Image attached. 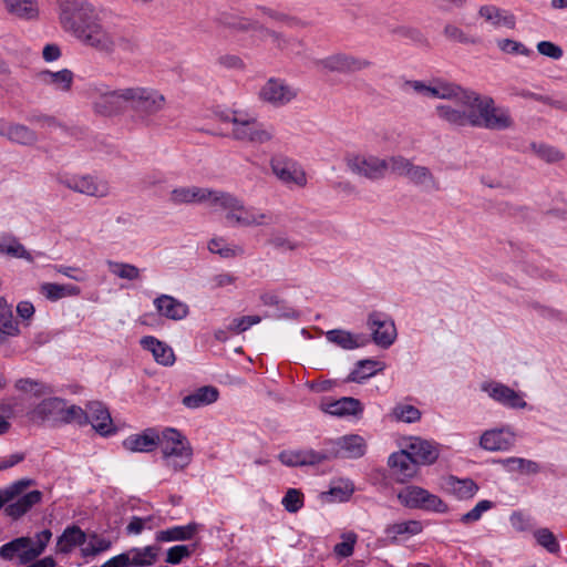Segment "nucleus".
I'll use <instances>...</instances> for the list:
<instances>
[{
	"instance_id": "nucleus-58",
	"label": "nucleus",
	"mask_w": 567,
	"mask_h": 567,
	"mask_svg": "<svg viewBox=\"0 0 567 567\" xmlns=\"http://www.w3.org/2000/svg\"><path fill=\"white\" fill-rule=\"evenodd\" d=\"M494 503L488 499L480 501L471 511L463 514L460 518V522L464 525H470L478 522L483 514L494 507Z\"/></svg>"
},
{
	"instance_id": "nucleus-54",
	"label": "nucleus",
	"mask_w": 567,
	"mask_h": 567,
	"mask_svg": "<svg viewBox=\"0 0 567 567\" xmlns=\"http://www.w3.org/2000/svg\"><path fill=\"white\" fill-rule=\"evenodd\" d=\"M353 492L354 485L350 480H339L330 486L327 495H329L332 501L346 502L352 496Z\"/></svg>"
},
{
	"instance_id": "nucleus-64",
	"label": "nucleus",
	"mask_w": 567,
	"mask_h": 567,
	"mask_svg": "<svg viewBox=\"0 0 567 567\" xmlns=\"http://www.w3.org/2000/svg\"><path fill=\"white\" fill-rule=\"evenodd\" d=\"M261 322L260 316H244L240 318H234L228 327V329L236 333H243L248 330L250 327L258 324Z\"/></svg>"
},
{
	"instance_id": "nucleus-17",
	"label": "nucleus",
	"mask_w": 567,
	"mask_h": 567,
	"mask_svg": "<svg viewBox=\"0 0 567 567\" xmlns=\"http://www.w3.org/2000/svg\"><path fill=\"white\" fill-rule=\"evenodd\" d=\"M259 94L262 101L274 106H282L292 101L298 95V91L284 81L271 78L261 87Z\"/></svg>"
},
{
	"instance_id": "nucleus-1",
	"label": "nucleus",
	"mask_w": 567,
	"mask_h": 567,
	"mask_svg": "<svg viewBox=\"0 0 567 567\" xmlns=\"http://www.w3.org/2000/svg\"><path fill=\"white\" fill-rule=\"evenodd\" d=\"M224 127L213 135L246 142H267L276 137L274 127L258 121L251 114L239 110H225L216 113Z\"/></svg>"
},
{
	"instance_id": "nucleus-29",
	"label": "nucleus",
	"mask_w": 567,
	"mask_h": 567,
	"mask_svg": "<svg viewBox=\"0 0 567 567\" xmlns=\"http://www.w3.org/2000/svg\"><path fill=\"white\" fill-rule=\"evenodd\" d=\"M408 450L419 464H432L439 457L437 446L430 441L414 437L410 441Z\"/></svg>"
},
{
	"instance_id": "nucleus-55",
	"label": "nucleus",
	"mask_w": 567,
	"mask_h": 567,
	"mask_svg": "<svg viewBox=\"0 0 567 567\" xmlns=\"http://www.w3.org/2000/svg\"><path fill=\"white\" fill-rule=\"evenodd\" d=\"M504 463L508 465L512 471H517L526 475L537 474L542 470L537 462L523 457H508L504 461Z\"/></svg>"
},
{
	"instance_id": "nucleus-62",
	"label": "nucleus",
	"mask_w": 567,
	"mask_h": 567,
	"mask_svg": "<svg viewBox=\"0 0 567 567\" xmlns=\"http://www.w3.org/2000/svg\"><path fill=\"white\" fill-rule=\"evenodd\" d=\"M16 388L23 392H33L35 396H41L47 393H51L52 389L43 383L34 381L32 379H20L16 383Z\"/></svg>"
},
{
	"instance_id": "nucleus-39",
	"label": "nucleus",
	"mask_w": 567,
	"mask_h": 567,
	"mask_svg": "<svg viewBox=\"0 0 567 567\" xmlns=\"http://www.w3.org/2000/svg\"><path fill=\"white\" fill-rule=\"evenodd\" d=\"M478 14L494 27L504 25L508 29H514L516 25L514 14L495 6H482L478 10Z\"/></svg>"
},
{
	"instance_id": "nucleus-7",
	"label": "nucleus",
	"mask_w": 567,
	"mask_h": 567,
	"mask_svg": "<svg viewBox=\"0 0 567 567\" xmlns=\"http://www.w3.org/2000/svg\"><path fill=\"white\" fill-rule=\"evenodd\" d=\"M392 174L406 177L415 186L426 190H440V182L432 172L420 165H414L410 159L396 155L392 156Z\"/></svg>"
},
{
	"instance_id": "nucleus-43",
	"label": "nucleus",
	"mask_w": 567,
	"mask_h": 567,
	"mask_svg": "<svg viewBox=\"0 0 567 567\" xmlns=\"http://www.w3.org/2000/svg\"><path fill=\"white\" fill-rule=\"evenodd\" d=\"M85 533L76 525L68 526L62 535L58 538V549L60 553L68 554L75 546L85 543Z\"/></svg>"
},
{
	"instance_id": "nucleus-32",
	"label": "nucleus",
	"mask_w": 567,
	"mask_h": 567,
	"mask_svg": "<svg viewBox=\"0 0 567 567\" xmlns=\"http://www.w3.org/2000/svg\"><path fill=\"white\" fill-rule=\"evenodd\" d=\"M0 254L10 258L33 262L32 254L11 233H0Z\"/></svg>"
},
{
	"instance_id": "nucleus-3",
	"label": "nucleus",
	"mask_w": 567,
	"mask_h": 567,
	"mask_svg": "<svg viewBox=\"0 0 567 567\" xmlns=\"http://www.w3.org/2000/svg\"><path fill=\"white\" fill-rule=\"evenodd\" d=\"M127 94V109L132 112V118L143 126L153 124L154 117L164 110L166 104L165 96L152 87H128Z\"/></svg>"
},
{
	"instance_id": "nucleus-60",
	"label": "nucleus",
	"mask_w": 567,
	"mask_h": 567,
	"mask_svg": "<svg viewBox=\"0 0 567 567\" xmlns=\"http://www.w3.org/2000/svg\"><path fill=\"white\" fill-rule=\"evenodd\" d=\"M393 416L398 421L405 423H414L420 420L421 412L417 408L411 404H398L392 411Z\"/></svg>"
},
{
	"instance_id": "nucleus-37",
	"label": "nucleus",
	"mask_w": 567,
	"mask_h": 567,
	"mask_svg": "<svg viewBox=\"0 0 567 567\" xmlns=\"http://www.w3.org/2000/svg\"><path fill=\"white\" fill-rule=\"evenodd\" d=\"M435 110H436L437 116L442 121L447 122L451 125H455V126L471 125V126H473L472 109H470V111H464V110L453 107L447 104H440L436 106Z\"/></svg>"
},
{
	"instance_id": "nucleus-45",
	"label": "nucleus",
	"mask_w": 567,
	"mask_h": 567,
	"mask_svg": "<svg viewBox=\"0 0 567 567\" xmlns=\"http://www.w3.org/2000/svg\"><path fill=\"white\" fill-rule=\"evenodd\" d=\"M382 370L383 365L380 361L372 359L360 360L349 374L348 380L351 382L362 383L364 380L375 375Z\"/></svg>"
},
{
	"instance_id": "nucleus-9",
	"label": "nucleus",
	"mask_w": 567,
	"mask_h": 567,
	"mask_svg": "<svg viewBox=\"0 0 567 567\" xmlns=\"http://www.w3.org/2000/svg\"><path fill=\"white\" fill-rule=\"evenodd\" d=\"M115 32L106 28L102 23V19L97 13L96 17L80 31L76 39L84 45L90 47L99 52L113 53V35Z\"/></svg>"
},
{
	"instance_id": "nucleus-53",
	"label": "nucleus",
	"mask_w": 567,
	"mask_h": 567,
	"mask_svg": "<svg viewBox=\"0 0 567 567\" xmlns=\"http://www.w3.org/2000/svg\"><path fill=\"white\" fill-rule=\"evenodd\" d=\"M295 453L298 457L299 466L317 465L332 458V455L328 454L327 451H315L312 449L297 450Z\"/></svg>"
},
{
	"instance_id": "nucleus-22",
	"label": "nucleus",
	"mask_w": 567,
	"mask_h": 567,
	"mask_svg": "<svg viewBox=\"0 0 567 567\" xmlns=\"http://www.w3.org/2000/svg\"><path fill=\"white\" fill-rule=\"evenodd\" d=\"M153 305L158 315L174 321L183 320L189 313V307L171 295H159L154 299Z\"/></svg>"
},
{
	"instance_id": "nucleus-57",
	"label": "nucleus",
	"mask_w": 567,
	"mask_h": 567,
	"mask_svg": "<svg viewBox=\"0 0 567 567\" xmlns=\"http://www.w3.org/2000/svg\"><path fill=\"white\" fill-rule=\"evenodd\" d=\"M257 30L260 31L262 35H268L271 38L272 42L280 49V50H287L291 48L293 50L295 48H301L302 43L298 39H286L281 33H278L276 31L269 30L267 28H264L262 25L258 24Z\"/></svg>"
},
{
	"instance_id": "nucleus-28",
	"label": "nucleus",
	"mask_w": 567,
	"mask_h": 567,
	"mask_svg": "<svg viewBox=\"0 0 567 567\" xmlns=\"http://www.w3.org/2000/svg\"><path fill=\"white\" fill-rule=\"evenodd\" d=\"M89 409V423L93 426V429L102 434L110 435L114 432L112 429L113 422L110 415L109 410L101 402H92L87 405Z\"/></svg>"
},
{
	"instance_id": "nucleus-8",
	"label": "nucleus",
	"mask_w": 567,
	"mask_h": 567,
	"mask_svg": "<svg viewBox=\"0 0 567 567\" xmlns=\"http://www.w3.org/2000/svg\"><path fill=\"white\" fill-rule=\"evenodd\" d=\"M347 166L359 176L369 181H381L385 178L388 172L392 173V156L381 158L374 155H351L347 157Z\"/></svg>"
},
{
	"instance_id": "nucleus-56",
	"label": "nucleus",
	"mask_w": 567,
	"mask_h": 567,
	"mask_svg": "<svg viewBox=\"0 0 567 567\" xmlns=\"http://www.w3.org/2000/svg\"><path fill=\"white\" fill-rule=\"evenodd\" d=\"M284 508L291 514L299 512L305 505V495L298 488H288L281 499Z\"/></svg>"
},
{
	"instance_id": "nucleus-24",
	"label": "nucleus",
	"mask_w": 567,
	"mask_h": 567,
	"mask_svg": "<svg viewBox=\"0 0 567 567\" xmlns=\"http://www.w3.org/2000/svg\"><path fill=\"white\" fill-rule=\"evenodd\" d=\"M159 432L148 427L142 433L132 434L123 441L125 450L131 452L150 453L158 447Z\"/></svg>"
},
{
	"instance_id": "nucleus-31",
	"label": "nucleus",
	"mask_w": 567,
	"mask_h": 567,
	"mask_svg": "<svg viewBox=\"0 0 567 567\" xmlns=\"http://www.w3.org/2000/svg\"><path fill=\"white\" fill-rule=\"evenodd\" d=\"M218 398L219 391L216 386L204 385L185 395L182 403L185 408L194 410L213 404Z\"/></svg>"
},
{
	"instance_id": "nucleus-46",
	"label": "nucleus",
	"mask_w": 567,
	"mask_h": 567,
	"mask_svg": "<svg viewBox=\"0 0 567 567\" xmlns=\"http://www.w3.org/2000/svg\"><path fill=\"white\" fill-rule=\"evenodd\" d=\"M33 484L34 481L31 478H21L12 482L3 488H0V509L3 507L6 508L7 505L12 503Z\"/></svg>"
},
{
	"instance_id": "nucleus-2",
	"label": "nucleus",
	"mask_w": 567,
	"mask_h": 567,
	"mask_svg": "<svg viewBox=\"0 0 567 567\" xmlns=\"http://www.w3.org/2000/svg\"><path fill=\"white\" fill-rule=\"evenodd\" d=\"M468 109H472L473 127H482L489 131H505L514 125L509 111L496 106L494 100L487 95L470 94Z\"/></svg>"
},
{
	"instance_id": "nucleus-19",
	"label": "nucleus",
	"mask_w": 567,
	"mask_h": 567,
	"mask_svg": "<svg viewBox=\"0 0 567 567\" xmlns=\"http://www.w3.org/2000/svg\"><path fill=\"white\" fill-rule=\"evenodd\" d=\"M0 557L4 560L18 559L19 565L35 560L31 549V537H18L0 547Z\"/></svg>"
},
{
	"instance_id": "nucleus-35",
	"label": "nucleus",
	"mask_w": 567,
	"mask_h": 567,
	"mask_svg": "<svg viewBox=\"0 0 567 567\" xmlns=\"http://www.w3.org/2000/svg\"><path fill=\"white\" fill-rule=\"evenodd\" d=\"M470 94H476V92L464 90L461 86L453 83L435 81V84L433 85L432 97L456 100L468 107L466 96H468Z\"/></svg>"
},
{
	"instance_id": "nucleus-63",
	"label": "nucleus",
	"mask_w": 567,
	"mask_h": 567,
	"mask_svg": "<svg viewBox=\"0 0 567 567\" xmlns=\"http://www.w3.org/2000/svg\"><path fill=\"white\" fill-rule=\"evenodd\" d=\"M268 245L281 251H292L300 247L299 243L289 239L286 235L281 233H274L271 237L268 239Z\"/></svg>"
},
{
	"instance_id": "nucleus-41",
	"label": "nucleus",
	"mask_w": 567,
	"mask_h": 567,
	"mask_svg": "<svg viewBox=\"0 0 567 567\" xmlns=\"http://www.w3.org/2000/svg\"><path fill=\"white\" fill-rule=\"evenodd\" d=\"M198 524L189 523L187 525H177L163 530H159L156 535V539L159 542H182L190 540L197 533Z\"/></svg>"
},
{
	"instance_id": "nucleus-44",
	"label": "nucleus",
	"mask_w": 567,
	"mask_h": 567,
	"mask_svg": "<svg viewBox=\"0 0 567 567\" xmlns=\"http://www.w3.org/2000/svg\"><path fill=\"white\" fill-rule=\"evenodd\" d=\"M41 293L50 301H58L65 297H75L81 293L80 287L71 284L60 285L45 282L40 288Z\"/></svg>"
},
{
	"instance_id": "nucleus-59",
	"label": "nucleus",
	"mask_w": 567,
	"mask_h": 567,
	"mask_svg": "<svg viewBox=\"0 0 567 567\" xmlns=\"http://www.w3.org/2000/svg\"><path fill=\"white\" fill-rule=\"evenodd\" d=\"M113 41V53L115 50H120L122 53L127 55H133L138 52L140 45L137 41L132 37L114 33Z\"/></svg>"
},
{
	"instance_id": "nucleus-38",
	"label": "nucleus",
	"mask_w": 567,
	"mask_h": 567,
	"mask_svg": "<svg viewBox=\"0 0 567 567\" xmlns=\"http://www.w3.org/2000/svg\"><path fill=\"white\" fill-rule=\"evenodd\" d=\"M159 547L150 545L145 547H132L126 550L130 567H151L158 557Z\"/></svg>"
},
{
	"instance_id": "nucleus-40",
	"label": "nucleus",
	"mask_w": 567,
	"mask_h": 567,
	"mask_svg": "<svg viewBox=\"0 0 567 567\" xmlns=\"http://www.w3.org/2000/svg\"><path fill=\"white\" fill-rule=\"evenodd\" d=\"M64 400L60 398H49L40 402L33 413L43 421L60 423Z\"/></svg>"
},
{
	"instance_id": "nucleus-34",
	"label": "nucleus",
	"mask_w": 567,
	"mask_h": 567,
	"mask_svg": "<svg viewBox=\"0 0 567 567\" xmlns=\"http://www.w3.org/2000/svg\"><path fill=\"white\" fill-rule=\"evenodd\" d=\"M326 337L329 342L334 343L344 350L358 349L368 343V339L364 334H354L342 329L329 330L326 333Z\"/></svg>"
},
{
	"instance_id": "nucleus-18",
	"label": "nucleus",
	"mask_w": 567,
	"mask_h": 567,
	"mask_svg": "<svg viewBox=\"0 0 567 567\" xmlns=\"http://www.w3.org/2000/svg\"><path fill=\"white\" fill-rule=\"evenodd\" d=\"M221 193L223 192L220 190H213L197 186L177 187L171 192L169 199L176 205L208 202L212 206L217 207L215 197Z\"/></svg>"
},
{
	"instance_id": "nucleus-27",
	"label": "nucleus",
	"mask_w": 567,
	"mask_h": 567,
	"mask_svg": "<svg viewBox=\"0 0 567 567\" xmlns=\"http://www.w3.org/2000/svg\"><path fill=\"white\" fill-rule=\"evenodd\" d=\"M141 346L144 350L151 351L154 360L162 365L171 367L175 362L173 349L165 342L159 341L153 336H145L141 339Z\"/></svg>"
},
{
	"instance_id": "nucleus-12",
	"label": "nucleus",
	"mask_w": 567,
	"mask_h": 567,
	"mask_svg": "<svg viewBox=\"0 0 567 567\" xmlns=\"http://www.w3.org/2000/svg\"><path fill=\"white\" fill-rule=\"evenodd\" d=\"M59 182L73 192L92 197L102 198L110 194L109 183L92 175H64Z\"/></svg>"
},
{
	"instance_id": "nucleus-15",
	"label": "nucleus",
	"mask_w": 567,
	"mask_h": 567,
	"mask_svg": "<svg viewBox=\"0 0 567 567\" xmlns=\"http://www.w3.org/2000/svg\"><path fill=\"white\" fill-rule=\"evenodd\" d=\"M318 64L330 72L343 74L360 72L372 65V62L348 53H336L318 61Z\"/></svg>"
},
{
	"instance_id": "nucleus-47",
	"label": "nucleus",
	"mask_w": 567,
	"mask_h": 567,
	"mask_svg": "<svg viewBox=\"0 0 567 567\" xmlns=\"http://www.w3.org/2000/svg\"><path fill=\"white\" fill-rule=\"evenodd\" d=\"M215 21L220 27L236 31L257 30L258 27V22L231 14L229 12H220Z\"/></svg>"
},
{
	"instance_id": "nucleus-20",
	"label": "nucleus",
	"mask_w": 567,
	"mask_h": 567,
	"mask_svg": "<svg viewBox=\"0 0 567 567\" xmlns=\"http://www.w3.org/2000/svg\"><path fill=\"white\" fill-rule=\"evenodd\" d=\"M333 457L359 458L365 453V442L357 434L344 435L338 439L332 450L327 451Z\"/></svg>"
},
{
	"instance_id": "nucleus-10",
	"label": "nucleus",
	"mask_w": 567,
	"mask_h": 567,
	"mask_svg": "<svg viewBox=\"0 0 567 567\" xmlns=\"http://www.w3.org/2000/svg\"><path fill=\"white\" fill-rule=\"evenodd\" d=\"M398 497L409 508H422L436 513L447 511V505L439 496L419 486H406L399 493Z\"/></svg>"
},
{
	"instance_id": "nucleus-49",
	"label": "nucleus",
	"mask_w": 567,
	"mask_h": 567,
	"mask_svg": "<svg viewBox=\"0 0 567 567\" xmlns=\"http://www.w3.org/2000/svg\"><path fill=\"white\" fill-rule=\"evenodd\" d=\"M0 332L7 336L19 333L18 322L13 318L12 308L4 298L0 297Z\"/></svg>"
},
{
	"instance_id": "nucleus-26",
	"label": "nucleus",
	"mask_w": 567,
	"mask_h": 567,
	"mask_svg": "<svg viewBox=\"0 0 567 567\" xmlns=\"http://www.w3.org/2000/svg\"><path fill=\"white\" fill-rule=\"evenodd\" d=\"M320 409L328 414L339 417L358 415L363 411L362 403L358 399L350 396H343L334 401H322Z\"/></svg>"
},
{
	"instance_id": "nucleus-14",
	"label": "nucleus",
	"mask_w": 567,
	"mask_h": 567,
	"mask_svg": "<svg viewBox=\"0 0 567 567\" xmlns=\"http://www.w3.org/2000/svg\"><path fill=\"white\" fill-rule=\"evenodd\" d=\"M128 87L113 91L99 90V96L93 101V110L96 114L112 116L127 109Z\"/></svg>"
},
{
	"instance_id": "nucleus-6",
	"label": "nucleus",
	"mask_w": 567,
	"mask_h": 567,
	"mask_svg": "<svg viewBox=\"0 0 567 567\" xmlns=\"http://www.w3.org/2000/svg\"><path fill=\"white\" fill-rule=\"evenodd\" d=\"M61 28L76 38L97 14L87 0H56Z\"/></svg>"
},
{
	"instance_id": "nucleus-48",
	"label": "nucleus",
	"mask_w": 567,
	"mask_h": 567,
	"mask_svg": "<svg viewBox=\"0 0 567 567\" xmlns=\"http://www.w3.org/2000/svg\"><path fill=\"white\" fill-rule=\"evenodd\" d=\"M0 137L8 138L11 142H20L22 140H31L32 132L24 125L13 124L1 118Z\"/></svg>"
},
{
	"instance_id": "nucleus-16",
	"label": "nucleus",
	"mask_w": 567,
	"mask_h": 567,
	"mask_svg": "<svg viewBox=\"0 0 567 567\" xmlns=\"http://www.w3.org/2000/svg\"><path fill=\"white\" fill-rule=\"evenodd\" d=\"M481 389L486 392L491 399L505 408L518 410L526 409L528 405L522 393L504 383L496 381L484 382Z\"/></svg>"
},
{
	"instance_id": "nucleus-4",
	"label": "nucleus",
	"mask_w": 567,
	"mask_h": 567,
	"mask_svg": "<svg viewBox=\"0 0 567 567\" xmlns=\"http://www.w3.org/2000/svg\"><path fill=\"white\" fill-rule=\"evenodd\" d=\"M217 207L226 210V219L233 226H264L271 223V215L255 207H246L237 196L223 192L215 197Z\"/></svg>"
},
{
	"instance_id": "nucleus-50",
	"label": "nucleus",
	"mask_w": 567,
	"mask_h": 567,
	"mask_svg": "<svg viewBox=\"0 0 567 567\" xmlns=\"http://www.w3.org/2000/svg\"><path fill=\"white\" fill-rule=\"evenodd\" d=\"M533 536L537 545L545 548L549 554H558L560 551V545L554 535V533L546 527L534 530Z\"/></svg>"
},
{
	"instance_id": "nucleus-42",
	"label": "nucleus",
	"mask_w": 567,
	"mask_h": 567,
	"mask_svg": "<svg viewBox=\"0 0 567 567\" xmlns=\"http://www.w3.org/2000/svg\"><path fill=\"white\" fill-rule=\"evenodd\" d=\"M9 13L24 20H33L39 16L35 0H3Z\"/></svg>"
},
{
	"instance_id": "nucleus-25",
	"label": "nucleus",
	"mask_w": 567,
	"mask_h": 567,
	"mask_svg": "<svg viewBox=\"0 0 567 567\" xmlns=\"http://www.w3.org/2000/svg\"><path fill=\"white\" fill-rule=\"evenodd\" d=\"M43 498L41 491L34 489L28 493H22L12 503L6 506L4 513L12 519H19L25 515L32 507L40 504Z\"/></svg>"
},
{
	"instance_id": "nucleus-30",
	"label": "nucleus",
	"mask_w": 567,
	"mask_h": 567,
	"mask_svg": "<svg viewBox=\"0 0 567 567\" xmlns=\"http://www.w3.org/2000/svg\"><path fill=\"white\" fill-rule=\"evenodd\" d=\"M422 528L421 522L411 519L388 525L384 534L390 544H395L420 534Z\"/></svg>"
},
{
	"instance_id": "nucleus-5",
	"label": "nucleus",
	"mask_w": 567,
	"mask_h": 567,
	"mask_svg": "<svg viewBox=\"0 0 567 567\" xmlns=\"http://www.w3.org/2000/svg\"><path fill=\"white\" fill-rule=\"evenodd\" d=\"M158 446L166 466L174 471L185 468L192 461L193 447L190 442L175 427H165L159 432Z\"/></svg>"
},
{
	"instance_id": "nucleus-13",
	"label": "nucleus",
	"mask_w": 567,
	"mask_h": 567,
	"mask_svg": "<svg viewBox=\"0 0 567 567\" xmlns=\"http://www.w3.org/2000/svg\"><path fill=\"white\" fill-rule=\"evenodd\" d=\"M367 326L377 346L388 349L394 343L396 339V328L389 315L381 311H372L368 316Z\"/></svg>"
},
{
	"instance_id": "nucleus-21",
	"label": "nucleus",
	"mask_w": 567,
	"mask_h": 567,
	"mask_svg": "<svg viewBox=\"0 0 567 567\" xmlns=\"http://www.w3.org/2000/svg\"><path fill=\"white\" fill-rule=\"evenodd\" d=\"M388 465L396 481L402 483L412 478L417 470V463L408 449L392 453L389 456Z\"/></svg>"
},
{
	"instance_id": "nucleus-51",
	"label": "nucleus",
	"mask_w": 567,
	"mask_h": 567,
	"mask_svg": "<svg viewBox=\"0 0 567 567\" xmlns=\"http://www.w3.org/2000/svg\"><path fill=\"white\" fill-rule=\"evenodd\" d=\"M106 265L111 274L122 279L136 280L141 276V270L132 264L107 260Z\"/></svg>"
},
{
	"instance_id": "nucleus-36",
	"label": "nucleus",
	"mask_w": 567,
	"mask_h": 567,
	"mask_svg": "<svg viewBox=\"0 0 567 567\" xmlns=\"http://www.w3.org/2000/svg\"><path fill=\"white\" fill-rule=\"evenodd\" d=\"M445 489L457 499H470L478 492V485L472 478L450 476L444 484Z\"/></svg>"
},
{
	"instance_id": "nucleus-11",
	"label": "nucleus",
	"mask_w": 567,
	"mask_h": 567,
	"mask_svg": "<svg viewBox=\"0 0 567 567\" xmlns=\"http://www.w3.org/2000/svg\"><path fill=\"white\" fill-rule=\"evenodd\" d=\"M272 173L288 187H303L307 184L306 172L295 159L285 155H275L270 161Z\"/></svg>"
},
{
	"instance_id": "nucleus-33",
	"label": "nucleus",
	"mask_w": 567,
	"mask_h": 567,
	"mask_svg": "<svg viewBox=\"0 0 567 567\" xmlns=\"http://www.w3.org/2000/svg\"><path fill=\"white\" fill-rule=\"evenodd\" d=\"M37 79L44 85H50L55 90L68 92L72 86L74 74L69 69H62L56 72L42 70L37 73Z\"/></svg>"
},
{
	"instance_id": "nucleus-52",
	"label": "nucleus",
	"mask_w": 567,
	"mask_h": 567,
	"mask_svg": "<svg viewBox=\"0 0 567 567\" xmlns=\"http://www.w3.org/2000/svg\"><path fill=\"white\" fill-rule=\"evenodd\" d=\"M89 421L90 419L86 411L78 405L66 406V402L64 401L62 415L60 416V423H76L79 425H86L89 424Z\"/></svg>"
},
{
	"instance_id": "nucleus-61",
	"label": "nucleus",
	"mask_w": 567,
	"mask_h": 567,
	"mask_svg": "<svg viewBox=\"0 0 567 567\" xmlns=\"http://www.w3.org/2000/svg\"><path fill=\"white\" fill-rule=\"evenodd\" d=\"M533 152L547 163H555L563 158V153L551 144H530Z\"/></svg>"
},
{
	"instance_id": "nucleus-23",
	"label": "nucleus",
	"mask_w": 567,
	"mask_h": 567,
	"mask_svg": "<svg viewBox=\"0 0 567 567\" xmlns=\"http://www.w3.org/2000/svg\"><path fill=\"white\" fill-rule=\"evenodd\" d=\"M515 442V434L509 427L485 431L480 439V446L486 451H507Z\"/></svg>"
}]
</instances>
